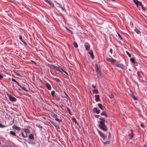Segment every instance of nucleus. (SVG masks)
Returning a JSON list of instances; mask_svg holds the SVG:
<instances>
[{"mask_svg":"<svg viewBox=\"0 0 147 147\" xmlns=\"http://www.w3.org/2000/svg\"><path fill=\"white\" fill-rule=\"evenodd\" d=\"M100 121L99 122V124L98 126L100 127L104 131H107V127L105 125V119L102 117L100 118Z\"/></svg>","mask_w":147,"mask_h":147,"instance_id":"obj_1","label":"nucleus"},{"mask_svg":"<svg viewBox=\"0 0 147 147\" xmlns=\"http://www.w3.org/2000/svg\"><path fill=\"white\" fill-rule=\"evenodd\" d=\"M95 68L96 71L97 73V75L98 78H101V73L98 64H95Z\"/></svg>","mask_w":147,"mask_h":147,"instance_id":"obj_2","label":"nucleus"},{"mask_svg":"<svg viewBox=\"0 0 147 147\" xmlns=\"http://www.w3.org/2000/svg\"><path fill=\"white\" fill-rule=\"evenodd\" d=\"M52 66L53 67V69H55L57 71L61 73H63V72L64 71V70L63 69H62L60 66L57 67L55 65H52Z\"/></svg>","mask_w":147,"mask_h":147,"instance_id":"obj_3","label":"nucleus"},{"mask_svg":"<svg viewBox=\"0 0 147 147\" xmlns=\"http://www.w3.org/2000/svg\"><path fill=\"white\" fill-rule=\"evenodd\" d=\"M115 66L119 67L122 69L125 70L127 69V67L124 65L121 64H116Z\"/></svg>","mask_w":147,"mask_h":147,"instance_id":"obj_4","label":"nucleus"},{"mask_svg":"<svg viewBox=\"0 0 147 147\" xmlns=\"http://www.w3.org/2000/svg\"><path fill=\"white\" fill-rule=\"evenodd\" d=\"M97 131L98 133L99 134L100 136L102 138L105 140L106 139V136L103 133H102L100 132L99 130L97 129Z\"/></svg>","mask_w":147,"mask_h":147,"instance_id":"obj_5","label":"nucleus"},{"mask_svg":"<svg viewBox=\"0 0 147 147\" xmlns=\"http://www.w3.org/2000/svg\"><path fill=\"white\" fill-rule=\"evenodd\" d=\"M46 2L48 3L52 7H54V4L52 3L51 0H44Z\"/></svg>","mask_w":147,"mask_h":147,"instance_id":"obj_6","label":"nucleus"},{"mask_svg":"<svg viewBox=\"0 0 147 147\" xmlns=\"http://www.w3.org/2000/svg\"><path fill=\"white\" fill-rule=\"evenodd\" d=\"M8 97L9 100L11 101H16V98L11 95H9Z\"/></svg>","mask_w":147,"mask_h":147,"instance_id":"obj_7","label":"nucleus"},{"mask_svg":"<svg viewBox=\"0 0 147 147\" xmlns=\"http://www.w3.org/2000/svg\"><path fill=\"white\" fill-rule=\"evenodd\" d=\"M129 91L130 92V95L132 97V98L134 99V100H136L137 99L134 96V94L133 92L130 89H129Z\"/></svg>","mask_w":147,"mask_h":147,"instance_id":"obj_8","label":"nucleus"},{"mask_svg":"<svg viewBox=\"0 0 147 147\" xmlns=\"http://www.w3.org/2000/svg\"><path fill=\"white\" fill-rule=\"evenodd\" d=\"M90 47V46L88 44H85V48L86 50L87 51H88Z\"/></svg>","mask_w":147,"mask_h":147,"instance_id":"obj_9","label":"nucleus"},{"mask_svg":"<svg viewBox=\"0 0 147 147\" xmlns=\"http://www.w3.org/2000/svg\"><path fill=\"white\" fill-rule=\"evenodd\" d=\"M93 111L94 113L99 114L100 113V111L99 110H98L95 107L93 108Z\"/></svg>","mask_w":147,"mask_h":147,"instance_id":"obj_10","label":"nucleus"},{"mask_svg":"<svg viewBox=\"0 0 147 147\" xmlns=\"http://www.w3.org/2000/svg\"><path fill=\"white\" fill-rule=\"evenodd\" d=\"M88 53L90 55L91 58L92 59H94V54H93V53L92 51V50H90L88 52Z\"/></svg>","mask_w":147,"mask_h":147,"instance_id":"obj_11","label":"nucleus"},{"mask_svg":"<svg viewBox=\"0 0 147 147\" xmlns=\"http://www.w3.org/2000/svg\"><path fill=\"white\" fill-rule=\"evenodd\" d=\"M12 128L13 129H15L18 131L20 130L21 128L20 127H18L16 125H14L12 126Z\"/></svg>","mask_w":147,"mask_h":147,"instance_id":"obj_12","label":"nucleus"},{"mask_svg":"<svg viewBox=\"0 0 147 147\" xmlns=\"http://www.w3.org/2000/svg\"><path fill=\"white\" fill-rule=\"evenodd\" d=\"M94 96L95 97V100L96 102H98L99 101V95H95Z\"/></svg>","mask_w":147,"mask_h":147,"instance_id":"obj_13","label":"nucleus"},{"mask_svg":"<svg viewBox=\"0 0 147 147\" xmlns=\"http://www.w3.org/2000/svg\"><path fill=\"white\" fill-rule=\"evenodd\" d=\"M46 86L47 88L49 90H51V87L50 85L48 83L46 84Z\"/></svg>","mask_w":147,"mask_h":147,"instance_id":"obj_14","label":"nucleus"},{"mask_svg":"<svg viewBox=\"0 0 147 147\" xmlns=\"http://www.w3.org/2000/svg\"><path fill=\"white\" fill-rule=\"evenodd\" d=\"M107 61L110 62H115L116 60L111 58H107Z\"/></svg>","mask_w":147,"mask_h":147,"instance_id":"obj_15","label":"nucleus"},{"mask_svg":"<svg viewBox=\"0 0 147 147\" xmlns=\"http://www.w3.org/2000/svg\"><path fill=\"white\" fill-rule=\"evenodd\" d=\"M24 131L26 133L28 134L30 133V131L28 129L25 128L24 129Z\"/></svg>","mask_w":147,"mask_h":147,"instance_id":"obj_16","label":"nucleus"},{"mask_svg":"<svg viewBox=\"0 0 147 147\" xmlns=\"http://www.w3.org/2000/svg\"><path fill=\"white\" fill-rule=\"evenodd\" d=\"M9 134L11 135H12L15 136H17V135L13 131H10Z\"/></svg>","mask_w":147,"mask_h":147,"instance_id":"obj_17","label":"nucleus"},{"mask_svg":"<svg viewBox=\"0 0 147 147\" xmlns=\"http://www.w3.org/2000/svg\"><path fill=\"white\" fill-rule=\"evenodd\" d=\"M134 3L137 6H138V4H139V2H140L138 0H133Z\"/></svg>","mask_w":147,"mask_h":147,"instance_id":"obj_18","label":"nucleus"},{"mask_svg":"<svg viewBox=\"0 0 147 147\" xmlns=\"http://www.w3.org/2000/svg\"><path fill=\"white\" fill-rule=\"evenodd\" d=\"M51 122L55 127H57L58 128H59V126L57 125L56 123H55L53 121H51Z\"/></svg>","mask_w":147,"mask_h":147,"instance_id":"obj_19","label":"nucleus"},{"mask_svg":"<svg viewBox=\"0 0 147 147\" xmlns=\"http://www.w3.org/2000/svg\"><path fill=\"white\" fill-rule=\"evenodd\" d=\"M92 92L94 94H98V91L97 89H94L92 90Z\"/></svg>","mask_w":147,"mask_h":147,"instance_id":"obj_20","label":"nucleus"},{"mask_svg":"<svg viewBox=\"0 0 147 147\" xmlns=\"http://www.w3.org/2000/svg\"><path fill=\"white\" fill-rule=\"evenodd\" d=\"M29 138L30 139H33L34 138L33 135L32 134H30L29 136Z\"/></svg>","mask_w":147,"mask_h":147,"instance_id":"obj_21","label":"nucleus"},{"mask_svg":"<svg viewBox=\"0 0 147 147\" xmlns=\"http://www.w3.org/2000/svg\"><path fill=\"white\" fill-rule=\"evenodd\" d=\"M98 107L101 110H103V109L102 104L100 103H98Z\"/></svg>","mask_w":147,"mask_h":147,"instance_id":"obj_22","label":"nucleus"},{"mask_svg":"<svg viewBox=\"0 0 147 147\" xmlns=\"http://www.w3.org/2000/svg\"><path fill=\"white\" fill-rule=\"evenodd\" d=\"M100 115H101L105 116L106 117H108V116H107V115L104 112H102V113H100Z\"/></svg>","mask_w":147,"mask_h":147,"instance_id":"obj_23","label":"nucleus"},{"mask_svg":"<svg viewBox=\"0 0 147 147\" xmlns=\"http://www.w3.org/2000/svg\"><path fill=\"white\" fill-rule=\"evenodd\" d=\"M139 5H140L142 7V9L143 10H144V11H145V9L143 6V5L142 4V3L141 2H139Z\"/></svg>","mask_w":147,"mask_h":147,"instance_id":"obj_24","label":"nucleus"},{"mask_svg":"<svg viewBox=\"0 0 147 147\" xmlns=\"http://www.w3.org/2000/svg\"><path fill=\"white\" fill-rule=\"evenodd\" d=\"M130 61L132 63H135V59L133 58H131L130 59Z\"/></svg>","mask_w":147,"mask_h":147,"instance_id":"obj_25","label":"nucleus"},{"mask_svg":"<svg viewBox=\"0 0 147 147\" xmlns=\"http://www.w3.org/2000/svg\"><path fill=\"white\" fill-rule=\"evenodd\" d=\"M19 38L20 40L21 41H22L24 43L26 44V43L23 40L22 36L20 35L19 36Z\"/></svg>","mask_w":147,"mask_h":147,"instance_id":"obj_26","label":"nucleus"},{"mask_svg":"<svg viewBox=\"0 0 147 147\" xmlns=\"http://www.w3.org/2000/svg\"><path fill=\"white\" fill-rule=\"evenodd\" d=\"M51 116L53 118H56L57 117V115L55 114H53Z\"/></svg>","mask_w":147,"mask_h":147,"instance_id":"obj_27","label":"nucleus"},{"mask_svg":"<svg viewBox=\"0 0 147 147\" xmlns=\"http://www.w3.org/2000/svg\"><path fill=\"white\" fill-rule=\"evenodd\" d=\"M55 93V91L54 90H53L51 92V94L53 97H54L55 96V95L54 94Z\"/></svg>","mask_w":147,"mask_h":147,"instance_id":"obj_28","label":"nucleus"},{"mask_svg":"<svg viewBox=\"0 0 147 147\" xmlns=\"http://www.w3.org/2000/svg\"><path fill=\"white\" fill-rule=\"evenodd\" d=\"M73 44L74 47L75 48H77V47H78V45L77 43L76 42H74L73 43Z\"/></svg>","mask_w":147,"mask_h":147,"instance_id":"obj_29","label":"nucleus"},{"mask_svg":"<svg viewBox=\"0 0 147 147\" xmlns=\"http://www.w3.org/2000/svg\"><path fill=\"white\" fill-rule=\"evenodd\" d=\"M134 30L137 34H138L140 33V31L139 30L136 28H135V29Z\"/></svg>","mask_w":147,"mask_h":147,"instance_id":"obj_30","label":"nucleus"},{"mask_svg":"<svg viewBox=\"0 0 147 147\" xmlns=\"http://www.w3.org/2000/svg\"><path fill=\"white\" fill-rule=\"evenodd\" d=\"M55 120L58 121L59 123H61L62 121L60 119L58 118H57V117L56 118H55Z\"/></svg>","mask_w":147,"mask_h":147,"instance_id":"obj_31","label":"nucleus"},{"mask_svg":"<svg viewBox=\"0 0 147 147\" xmlns=\"http://www.w3.org/2000/svg\"><path fill=\"white\" fill-rule=\"evenodd\" d=\"M66 109H67V111H68V113L70 114V115H71V111H70V109H69V108L68 107H66Z\"/></svg>","mask_w":147,"mask_h":147,"instance_id":"obj_32","label":"nucleus"},{"mask_svg":"<svg viewBox=\"0 0 147 147\" xmlns=\"http://www.w3.org/2000/svg\"><path fill=\"white\" fill-rule=\"evenodd\" d=\"M111 137V133L110 132H109L108 133V138L109 139H110Z\"/></svg>","mask_w":147,"mask_h":147,"instance_id":"obj_33","label":"nucleus"},{"mask_svg":"<svg viewBox=\"0 0 147 147\" xmlns=\"http://www.w3.org/2000/svg\"><path fill=\"white\" fill-rule=\"evenodd\" d=\"M126 52L129 57H131V55L127 51H126Z\"/></svg>","mask_w":147,"mask_h":147,"instance_id":"obj_34","label":"nucleus"},{"mask_svg":"<svg viewBox=\"0 0 147 147\" xmlns=\"http://www.w3.org/2000/svg\"><path fill=\"white\" fill-rule=\"evenodd\" d=\"M139 73H140V72L139 71H138L137 72V74L138 77V78H140L141 76H140V75L139 74Z\"/></svg>","mask_w":147,"mask_h":147,"instance_id":"obj_35","label":"nucleus"},{"mask_svg":"<svg viewBox=\"0 0 147 147\" xmlns=\"http://www.w3.org/2000/svg\"><path fill=\"white\" fill-rule=\"evenodd\" d=\"M22 88L23 89V90L25 91H28V90L25 87H22Z\"/></svg>","mask_w":147,"mask_h":147,"instance_id":"obj_36","label":"nucleus"},{"mask_svg":"<svg viewBox=\"0 0 147 147\" xmlns=\"http://www.w3.org/2000/svg\"><path fill=\"white\" fill-rule=\"evenodd\" d=\"M66 29L68 30V31L71 33V34H73V33L72 32L71 30H70L69 29H68L67 28V27H66L65 28Z\"/></svg>","mask_w":147,"mask_h":147,"instance_id":"obj_37","label":"nucleus"},{"mask_svg":"<svg viewBox=\"0 0 147 147\" xmlns=\"http://www.w3.org/2000/svg\"><path fill=\"white\" fill-rule=\"evenodd\" d=\"M109 96L111 98H113L114 96L113 94H111L110 95H109Z\"/></svg>","mask_w":147,"mask_h":147,"instance_id":"obj_38","label":"nucleus"},{"mask_svg":"<svg viewBox=\"0 0 147 147\" xmlns=\"http://www.w3.org/2000/svg\"><path fill=\"white\" fill-rule=\"evenodd\" d=\"M21 134H22V137H24V138H26L27 137L26 136H25L24 135V133H23V132H21Z\"/></svg>","mask_w":147,"mask_h":147,"instance_id":"obj_39","label":"nucleus"},{"mask_svg":"<svg viewBox=\"0 0 147 147\" xmlns=\"http://www.w3.org/2000/svg\"><path fill=\"white\" fill-rule=\"evenodd\" d=\"M117 34H118V36L120 38V39L121 40H122V37L121 36V35L119 33H117Z\"/></svg>","mask_w":147,"mask_h":147,"instance_id":"obj_40","label":"nucleus"},{"mask_svg":"<svg viewBox=\"0 0 147 147\" xmlns=\"http://www.w3.org/2000/svg\"><path fill=\"white\" fill-rule=\"evenodd\" d=\"M103 143L105 144H107L109 143V141H107L105 142H103Z\"/></svg>","mask_w":147,"mask_h":147,"instance_id":"obj_41","label":"nucleus"},{"mask_svg":"<svg viewBox=\"0 0 147 147\" xmlns=\"http://www.w3.org/2000/svg\"><path fill=\"white\" fill-rule=\"evenodd\" d=\"M36 126L40 128H42V126L40 124L36 125Z\"/></svg>","mask_w":147,"mask_h":147,"instance_id":"obj_42","label":"nucleus"},{"mask_svg":"<svg viewBox=\"0 0 147 147\" xmlns=\"http://www.w3.org/2000/svg\"><path fill=\"white\" fill-rule=\"evenodd\" d=\"M73 120L74 122L75 123H77L76 120L75 118H73Z\"/></svg>","mask_w":147,"mask_h":147,"instance_id":"obj_43","label":"nucleus"},{"mask_svg":"<svg viewBox=\"0 0 147 147\" xmlns=\"http://www.w3.org/2000/svg\"><path fill=\"white\" fill-rule=\"evenodd\" d=\"M5 127V126L3 125L2 124L0 123V127L3 128Z\"/></svg>","mask_w":147,"mask_h":147,"instance_id":"obj_44","label":"nucleus"},{"mask_svg":"<svg viewBox=\"0 0 147 147\" xmlns=\"http://www.w3.org/2000/svg\"><path fill=\"white\" fill-rule=\"evenodd\" d=\"M99 117H100L99 115H94V117H96V118H98Z\"/></svg>","mask_w":147,"mask_h":147,"instance_id":"obj_45","label":"nucleus"},{"mask_svg":"<svg viewBox=\"0 0 147 147\" xmlns=\"http://www.w3.org/2000/svg\"><path fill=\"white\" fill-rule=\"evenodd\" d=\"M11 80L12 81H13V82H16V80H15V79H14L13 78H12Z\"/></svg>","mask_w":147,"mask_h":147,"instance_id":"obj_46","label":"nucleus"},{"mask_svg":"<svg viewBox=\"0 0 147 147\" xmlns=\"http://www.w3.org/2000/svg\"><path fill=\"white\" fill-rule=\"evenodd\" d=\"M15 74H16L18 76H21V75H20V74L18 73V72H16L15 73Z\"/></svg>","mask_w":147,"mask_h":147,"instance_id":"obj_47","label":"nucleus"},{"mask_svg":"<svg viewBox=\"0 0 147 147\" xmlns=\"http://www.w3.org/2000/svg\"><path fill=\"white\" fill-rule=\"evenodd\" d=\"M3 77V76L1 74H0V80H1Z\"/></svg>","mask_w":147,"mask_h":147,"instance_id":"obj_48","label":"nucleus"},{"mask_svg":"<svg viewBox=\"0 0 147 147\" xmlns=\"http://www.w3.org/2000/svg\"><path fill=\"white\" fill-rule=\"evenodd\" d=\"M56 3L58 5V7H60V8L61 7V5L59 3H58L57 2H56Z\"/></svg>","mask_w":147,"mask_h":147,"instance_id":"obj_49","label":"nucleus"},{"mask_svg":"<svg viewBox=\"0 0 147 147\" xmlns=\"http://www.w3.org/2000/svg\"><path fill=\"white\" fill-rule=\"evenodd\" d=\"M92 88H96V85H94V84H93L92 85Z\"/></svg>","mask_w":147,"mask_h":147,"instance_id":"obj_50","label":"nucleus"},{"mask_svg":"<svg viewBox=\"0 0 147 147\" xmlns=\"http://www.w3.org/2000/svg\"><path fill=\"white\" fill-rule=\"evenodd\" d=\"M144 146V147H147V142H146Z\"/></svg>","mask_w":147,"mask_h":147,"instance_id":"obj_51","label":"nucleus"},{"mask_svg":"<svg viewBox=\"0 0 147 147\" xmlns=\"http://www.w3.org/2000/svg\"><path fill=\"white\" fill-rule=\"evenodd\" d=\"M61 9L63 10V11H65V8H63V7H61Z\"/></svg>","mask_w":147,"mask_h":147,"instance_id":"obj_52","label":"nucleus"},{"mask_svg":"<svg viewBox=\"0 0 147 147\" xmlns=\"http://www.w3.org/2000/svg\"><path fill=\"white\" fill-rule=\"evenodd\" d=\"M65 74H66L67 76H68V73L65 71H64V72H63Z\"/></svg>","mask_w":147,"mask_h":147,"instance_id":"obj_53","label":"nucleus"},{"mask_svg":"<svg viewBox=\"0 0 147 147\" xmlns=\"http://www.w3.org/2000/svg\"><path fill=\"white\" fill-rule=\"evenodd\" d=\"M131 137H130V139H131L133 137V134H131Z\"/></svg>","mask_w":147,"mask_h":147,"instance_id":"obj_54","label":"nucleus"},{"mask_svg":"<svg viewBox=\"0 0 147 147\" xmlns=\"http://www.w3.org/2000/svg\"><path fill=\"white\" fill-rule=\"evenodd\" d=\"M140 126L142 127H144V124H143L142 123H141V124H140Z\"/></svg>","mask_w":147,"mask_h":147,"instance_id":"obj_55","label":"nucleus"},{"mask_svg":"<svg viewBox=\"0 0 147 147\" xmlns=\"http://www.w3.org/2000/svg\"><path fill=\"white\" fill-rule=\"evenodd\" d=\"M110 52L111 53V54L112 53V52H113V50L112 49H111L110 50Z\"/></svg>","mask_w":147,"mask_h":147,"instance_id":"obj_56","label":"nucleus"},{"mask_svg":"<svg viewBox=\"0 0 147 147\" xmlns=\"http://www.w3.org/2000/svg\"><path fill=\"white\" fill-rule=\"evenodd\" d=\"M15 82L17 84L18 86L19 85V84L16 81V82Z\"/></svg>","mask_w":147,"mask_h":147,"instance_id":"obj_57","label":"nucleus"},{"mask_svg":"<svg viewBox=\"0 0 147 147\" xmlns=\"http://www.w3.org/2000/svg\"><path fill=\"white\" fill-rule=\"evenodd\" d=\"M15 82L17 84L18 86L19 85V84L16 81V82Z\"/></svg>","mask_w":147,"mask_h":147,"instance_id":"obj_58","label":"nucleus"},{"mask_svg":"<svg viewBox=\"0 0 147 147\" xmlns=\"http://www.w3.org/2000/svg\"><path fill=\"white\" fill-rule=\"evenodd\" d=\"M15 82L17 84L18 86L19 85V84L16 81V82Z\"/></svg>","mask_w":147,"mask_h":147,"instance_id":"obj_59","label":"nucleus"},{"mask_svg":"<svg viewBox=\"0 0 147 147\" xmlns=\"http://www.w3.org/2000/svg\"><path fill=\"white\" fill-rule=\"evenodd\" d=\"M15 82L17 84L18 86L19 85V84L16 81V82Z\"/></svg>","mask_w":147,"mask_h":147,"instance_id":"obj_60","label":"nucleus"},{"mask_svg":"<svg viewBox=\"0 0 147 147\" xmlns=\"http://www.w3.org/2000/svg\"><path fill=\"white\" fill-rule=\"evenodd\" d=\"M65 94L66 95V96H67V97H68L69 99V97L68 96L66 93H65Z\"/></svg>","mask_w":147,"mask_h":147,"instance_id":"obj_61","label":"nucleus"},{"mask_svg":"<svg viewBox=\"0 0 147 147\" xmlns=\"http://www.w3.org/2000/svg\"><path fill=\"white\" fill-rule=\"evenodd\" d=\"M65 94L66 95V96H67V97H68L69 99V97L68 96L66 93H65Z\"/></svg>","mask_w":147,"mask_h":147,"instance_id":"obj_62","label":"nucleus"},{"mask_svg":"<svg viewBox=\"0 0 147 147\" xmlns=\"http://www.w3.org/2000/svg\"><path fill=\"white\" fill-rule=\"evenodd\" d=\"M57 81L58 82H61V81L58 79L57 80Z\"/></svg>","mask_w":147,"mask_h":147,"instance_id":"obj_63","label":"nucleus"},{"mask_svg":"<svg viewBox=\"0 0 147 147\" xmlns=\"http://www.w3.org/2000/svg\"><path fill=\"white\" fill-rule=\"evenodd\" d=\"M54 79L55 80H57V79H58V78H54Z\"/></svg>","mask_w":147,"mask_h":147,"instance_id":"obj_64","label":"nucleus"}]
</instances>
